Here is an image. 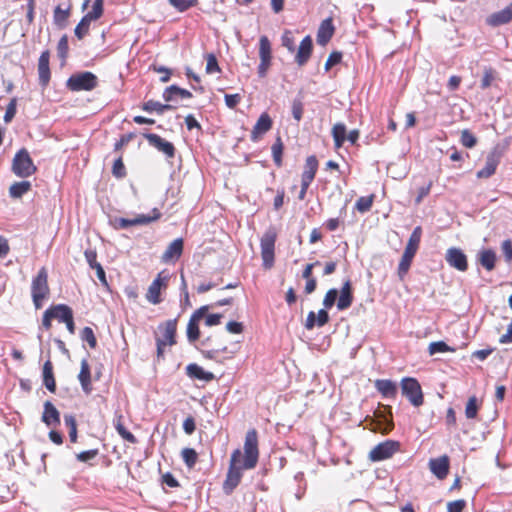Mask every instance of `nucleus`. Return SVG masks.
Segmentation results:
<instances>
[{
    "label": "nucleus",
    "instance_id": "38",
    "mask_svg": "<svg viewBox=\"0 0 512 512\" xmlns=\"http://www.w3.org/2000/svg\"><path fill=\"white\" fill-rule=\"evenodd\" d=\"M142 109L146 112L151 113V112L155 111L159 114H162L163 112H165L167 110L175 109V107L170 104H162L158 101L148 100L143 104Z\"/></svg>",
    "mask_w": 512,
    "mask_h": 512
},
{
    "label": "nucleus",
    "instance_id": "10",
    "mask_svg": "<svg viewBox=\"0 0 512 512\" xmlns=\"http://www.w3.org/2000/svg\"><path fill=\"white\" fill-rule=\"evenodd\" d=\"M502 156L503 150L500 147V145H496L495 147H493L486 156L484 167L477 172V178H490L496 172V169L501 161Z\"/></svg>",
    "mask_w": 512,
    "mask_h": 512
},
{
    "label": "nucleus",
    "instance_id": "16",
    "mask_svg": "<svg viewBox=\"0 0 512 512\" xmlns=\"http://www.w3.org/2000/svg\"><path fill=\"white\" fill-rule=\"evenodd\" d=\"M144 137L147 139L151 146L162 152L168 158L174 157L175 147L171 142L166 141L164 138L154 133L144 134Z\"/></svg>",
    "mask_w": 512,
    "mask_h": 512
},
{
    "label": "nucleus",
    "instance_id": "29",
    "mask_svg": "<svg viewBox=\"0 0 512 512\" xmlns=\"http://www.w3.org/2000/svg\"><path fill=\"white\" fill-rule=\"evenodd\" d=\"M186 374L191 379H196L204 382H209L214 379V375L211 372L205 371L201 366L196 363L189 364L186 367Z\"/></svg>",
    "mask_w": 512,
    "mask_h": 512
},
{
    "label": "nucleus",
    "instance_id": "45",
    "mask_svg": "<svg viewBox=\"0 0 512 512\" xmlns=\"http://www.w3.org/2000/svg\"><path fill=\"white\" fill-rule=\"evenodd\" d=\"M259 56L260 59L271 60V44L266 36H261L259 40Z\"/></svg>",
    "mask_w": 512,
    "mask_h": 512
},
{
    "label": "nucleus",
    "instance_id": "33",
    "mask_svg": "<svg viewBox=\"0 0 512 512\" xmlns=\"http://www.w3.org/2000/svg\"><path fill=\"white\" fill-rule=\"evenodd\" d=\"M43 384L52 393L56 391V381L53 373V364L47 360L43 365Z\"/></svg>",
    "mask_w": 512,
    "mask_h": 512
},
{
    "label": "nucleus",
    "instance_id": "57",
    "mask_svg": "<svg viewBox=\"0 0 512 512\" xmlns=\"http://www.w3.org/2000/svg\"><path fill=\"white\" fill-rule=\"evenodd\" d=\"M81 338L89 344L90 348L94 349L97 346V339L92 328L84 327L81 332Z\"/></svg>",
    "mask_w": 512,
    "mask_h": 512
},
{
    "label": "nucleus",
    "instance_id": "23",
    "mask_svg": "<svg viewBox=\"0 0 512 512\" xmlns=\"http://www.w3.org/2000/svg\"><path fill=\"white\" fill-rule=\"evenodd\" d=\"M312 50H313L312 38L309 35H307L306 37L303 38V40L301 41V43L299 45L298 51L295 56V62L299 66L305 65L311 56Z\"/></svg>",
    "mask_w": 512,
    "mask_h": 512
},
{
    "label": "nucleus",
    "instance_id": "11",
    "mask_svg": "<svg viewBox=\"0 0 512 512\" xmlns=\"http://www.w3.org/2000/svg\"><path fill=\"white\" fill-rule=\"evenodd\" d=\"M161 217V212L154 208L152 210V215H144L140 214L137 217L133 219H126V218H115L114 219V227L116 229H126L131 226H137V225H147L151 222L159 220Z\"/></svg>",
    "mask_w": 512,
    "mask_h": 512
},
{
    "label": "nucleus",
    "instance_id": "43",
    "mask_svg": "<svg viewBox=\"0 0 512 512\" xmlns=\"http://www.w3.org/2000/svg\"><path fill=\"white\" fill-rule=\"evenodd\" d=\"M283 143L280 137H277L275 143L272 146V156L274 163L276 166L280 167L282 165V154H283Z\"/></svg>",
    "mask_w": 512,
    "mask_h": 512
},
{
    "label": "nucleus",
    "instance_id": "35",
    "mask_svg": "<svg viewBox=\"0 0 512 512\" xmlns=\"http://www.w3.org/2000/svg\"><path fill=\"white\" fill-rule=\"evenodd\" d=\"M479 263L488 271L495 268L496 254L491 249H484L478 253Z\"/></svg>",
    "mask_w": 512,
    "mask_h": 512
},
{
    "label": "nucleus",
    "instance_id": "49",
    "mask_svg": "<svg viewBox=\"0 0 512 512\" xmlns=\"http://www.w3.org/2000/svg\"><path fill=\"white\" fill-rule=\"evenodd\" d=\"M478 408L477 398L475 396L470 397L465 408L466 417L468 419H474L477 416Z\"/></svg>",
    "mask_w": 512,
    "mask_h": 512
},
{
    "label": "nucleus",
    "instance_id": "25",
    "mask_svg": "<svg viewBox=\"0 0 512 512\" xmlns=\"http://www.w3.org/2000/svg\"><path fill=\"white\" fill-rule=\"evenodd\" d=\"M49 60L50 52L48 50L43 51L38 60L39 81L43 86L49 83L51 77Z\"/></svg>",
    "mask_w": 512,
    "mask_h": 512
},
{
    "label": "nucleus",
    "instance_id": "21",
    "mask_svg": "<svg viewBox=\"0 0 512 512\" xmlns=\"http://www.w3.org/2000/svg\"><path fill=\"white\" fill-rule=\"evenodd\" d=\"M375 389L385 399H394L398 393V386L396 382L390 379H377L374 382Z\"/></svg>",
    "mask_w": 512,
    "mask_h": 512
},
{
    "label": "nucleus",
    "instance_id": "50",
    "mask_svg": "<svg viewBox=\"0 0 512 512\" xmlns=\"http://www.w3.org/2000/svg\"><path fill=\"white\" fill-rule=\"evenodd\" d=\"M460 142L466 148H473L477 144V138L468 129H464L461 132Z\"/></svg>",
    "mask_w": 512,
    "mask_h": 512
},
{
    "label": "nucleus",
    "instance_id": "32",
    "mask_svg": "<svg viewBox=\"0 0 512 512\" xmlns=\"http://www.w3.org/2000/svg\"><path fill=\"white\" fill-rule=\"evenodd\" d=\"M78 379L81 383L82 389L86 393H90L92 390L91 386V372H90V366L87 360L81 361V368L80 373L78 375Z\"/></svg>",
    "mask_w": 512,
    "mask_h": 512
},
{
    "label": "nucleus",
    "instance_id": "2",
    "mask_svg": "<svg viewBox=\"0 0 512 512\" xmlns=\"http://www.w3.org/2000/svg\"><path fill=\"white\" fill-rule=\"evenodd\" d=\"M49 293L48 273L46 268L42 267L33 278L31 284V295L36 309H40L43 306V301L48 297Z\"/></svg>",
    "mask_w": 512,
    "mask_h": 512
},
{
    "label": "nucleus",
    "instance_id": "18",
    "mask_svg": "<svg viewBox=\"0 0 512 512\" xmlns=\"http://www.w3.org/2000/svg\"><path fill=\"white\" fill-rule=\"evenodd\" d=\"M183 247L184 243L182 238L173 240L162 254V262L175 263L181 257L183 253Z\"/></svg>",
    "mask_w": 512,
    "mask_h": 512
},
{
    "label": "nucleus",
    "instance_id": "56",
    "mask_svg": "<svg viewBox=\"0 0 512 512\" xmlns=\"http://www.w3.org/2000/svg\"><path fill=\"white\" fill-rule=\"evenodd\" d=\"M17 112V98H12L9 102V104L6 107V111L4 114V121L5 123H10L12 119L15 117Z\"/></svg>",
    "mask_w": 512,
    "mask_h": 512
},
{
    "label": "nucleus",
    "instance_id": "59",
    "mask_svg": "<svg viewBox=\"0 0 512 512\" xmlns=\"http://www.w3.org/2000/svg\"><path fill=\"white\" fill-rule=\"evenodd\" d=\"M90 23L84 17L75 28V35L78 39H82L89 31Z\"/></svg>",
    "mask_w": 512,
    "mask_h": 512
},
{
    "label": "nucleus",
    "instance_id": "3",
    "mask_svg": "<svg viewBox=\"0 0 512 512\" xmlns=\"http://www.w3.org/2000/svg\"><path fill=\"white\" fill-rule=\"evenodd\" d=\"M158 328L162 332V336L156 338L157 358L163 359L165 347L176 344L177 319L167 320L160 324Z\"/></svg>",
    "mask_w": 512,
    "mask_h": 512
},
{
    "label": "nucleus",
    "instance_id": "7",
    "mask_svg": "<svg viewBox=\"0 0 512 512\" xmlns=\"http://www.w3.org/2000/svg\"><path fill=\"white\" fill-rule=\"evenodd\" d=\"M277 239V231L275 227H269L261 237V256L263 266L271 268L274 263L275 242Z\"/></svg>",
    "mask_w": 512,
    "mask_h": 512
},
{
    "label": "nucleus",
    "instance_id": "55",
    "mask_svg": "<svg viewBox=\"0 0 512 512\" xmlns=\"http://www.w3.org/2000/svg\"><path fill=\"white\" fill-rule=\"evenodd\" d=\"M338 295H339V291L336 288L329 289L323 299L324 308H326V309L332 308L337 300Z\"/></svg>",
    "mask_w": 512,
    "mask_h": 512
},
{
    "label": "nucleus",
    "instance_id": "13",
    "mask_svg": "<svg viewBox=\"0 0 512 512\" xmlns=\"http://www.w3.org/2000/svg\"><path fill=\"white\" fill-rule=\"evenodd\" d=\"M209 310L208 305L201 306L191 315L187 324V338L190 342H195L200 338L199 322L203 320L206 312Z\"/></svg>",
    "mask_w": 512,
    "mask_h": 512
},
{
    "label": "nucleus",
    "instance_id": "31",
    "mask_svg": "<svg viewBox=\"0 0 512 512\" xmlns=\"http://www.w3.org/2000/svg\"><path fill=\"white\" fill-rule=\"evenodd\" d=\"M421 236H422V228L420 226L415 227L408 239L404 253L414 257L419 248Z\"/></svg>",
    "mask_w": 512,
    "mask_h": 512
},
{
    "label": "nucleus",
    "instance_id": "46",
    "mask_svg": "<svg viewBox=\"0 0 512 512\" xmlns=\"http://www.w3.org/2000/svg\"><path fill=\"white\" fill-rule=\"evenodd\" d=\"M374 195L359 197L355 203V208L360 213L369 211L373 204Z\"/></svg>",
    "mask_w": 512,
    "mask_h": 512
},
{
    "label": "nucleus",
    "instance_id": "14",
    "mask_svg": "<svg viewBox=\"0 0 512 512\" xmlns=\"http://www.w3.org/2000/svg\"><path fill=\"white\" fill-rule=\"evenodd\" d=\"M371 430L380 432L381 434H388L394 427L392 420L391 407L388 406V414L386 412H376L375 419L371 421Z\"/></svg>",
    "mask_w": 512,
    "mask_h": 512
},
{
    "label": "nucleus",
    "instance_id": "60",
    "mask_svg": "<svg viewBox=\"0 0 512 512\" xmlns=\"http://www.w3.org/2000/svg\"><path fill=\"white\" fill-rule=\"evenodd\" d=\"M135 137L134 133H127L120 137V139L114 144V151H120L125 147L133 138Z\"/></svg>",
    "mask_w": 512,
    "mask_h": 512
},
{
    "label": "nucleus",
    "instance_id": "39",
    "mask_svg": "<svg viewBox=\"0 0 512 512\" xmlns=\"http://www.w3.org/2000/svg\"><path fill=\"white\" fill-rule=\"evenodd\" d=\"M317 169H318V160H317L316 156L311 155V156L307 157V159H306L305 168L302 173V176H305V177H308V178H311L314 180Z\"/></svg>",
    "mask_w": 512,
    "mask_h": 512
},
{
    "label": "nucleus",
    "instance_id": "30",
    "mask_svg": "<svg viewBox=\"0 0 512 512\" xmlns=\"http://www.w3.org/2000/svg\"><path fill=\"white\" fill-rule=\"evenodd\" d=\"M191 97L192 93L190 91L180 88L176 85L167 87L163 92V98L166 102H172L177 98L187 99Z\"/></svg>",
    "mask_w": 512,
    "mask_h": 512
},
{
    "label": "nucleus",
    "instance_id": "42",
    "mask_svg": "<svg viewBox=\"0 0 512 512\" xmlns=\"http://www.w3.org/2000/svg\"><path fill=\"white\" fill-rule=\"evenodd\" d=\"M496 71L492 67H485L483 77L481 79L480 87L485 90L489 88L492 82L496 79Z\"/></svg>",
    "mask_w": 512,
    "mask_h": 512
},
{
    "label": "nucleus",
    "instance_id": "8",
    "mask_svg": "<svg viewBox=\"0 0 512 512\" xmlns=\"http://www.w3.org/2000/svg\"><path fill=\"white\" fill-rule=\"evenodd\" d=\"M97 86V77L92 72H82L72 75L67 80L71 91H91Z\"/></svg>",
    "mask_w": 512,
    "mask_h": 512
},
{
    "label": "nucleus",
    "instance_id": "4",
    "mask_svg": "<svg viewBox=\"0 0 512 512\" xmlns=\"http://www.w3.org/2000/svg\"><path fill=\"white\" fill-rule=\"evenodd\" d=\"M72 315L73 310L66 304L51 305L43 313L41 328L45 331H50L52 328V320L65 323Z\"/></svg>",
    "mask_w": 512,
    "mask_h": 512
},
{
    "label": "nucleus",
    "instance_id": "51",
    "mask_svg": "<svg viewBox=\"0 0 512 512\" xmlns=\"http://www.w3.org/2000/svg\"><path fill=\"white\" fill-rule=\"evenodd\" d=\"M69 52V45H68V37L67 35H63L57 45V54L58 57L65 61Z\"/></svg>",
    "mask_w": 512,
    "mask_h": 512
},
{
    "label": "nucleus",
    "instance_id": "5",
    "mask_svg": "<svg viewBox=\"0 0 512 512\" xmlns=\"http://www.w3.org/2000/svg\"><path fill=\"white\" fill-rule=\"evenodd\" d=\"M12 171L16 176L21 178L29 177L37 171L32 158L25 148L20 149L15 154L12 161Z\"/></svg>",
    "mask_w": 512,
    "mask_h": 512
},
{
    "label": "nucleus",
    "instance_id": "54",
    "mask_svg": "<svg viewBox=\"0 0 512 512\" xmlns=\"http://www.w3.org/2000/svg\"><path fill=\"white\" fill-rule=\"evenodd\" d=\"M205 59H206V72L208 74H212V73L221 71L218 61L214 54H212V53L207 54L205 56Z\"/></svg>",
    "mask_w": 512,
    "mask_h": 512
},
{
    "label": "nucleus",
    "instance_id": "62",
    "mask_svg": "<svg viewBox=\"0 0 512 512\" xmlns=\"http://www.w3.org/2000/svg\"><path fill=\"white\" fill-rule=\"evenodd\" d=\"M282 45L290 52L295 50L294 39L290 31H285L281 37Z\"/></svg>",
    "mask_w": 512,
    "mask_h": 512
},
{
    "label": "nucleus",
    "instance_id": "22",
    "mask_svg": "<svg viewBox=\"0 0 512 512\" xmlns=\"http://www.w3.org/2000/svg\"><path fill=\"white\" fill-rule=\"evenodd\" d=\"M43 413L41 420L48 427H57L60 425V413L57 408L50 402L46 401L43 405Z\"/></svg>",
    "mask_w": 512,
    "mask_h": 512
},
{
    "label": "nucleus",
    "instance_id": "63",
    "mask_svg": "<svg viewBox=\"0 0 512 512\" xmlns=\"http://www.w3.org/2000/svg\"><path fill=\"white\" fill-rule=\"evenodd\" d=\"M466 506V501L463 499L451 501L447 504V512H462Z\"/></svg>",
    "mask_w": 512,
    "mask_h": 512
},
{
    "label": "nucleus",
    "instance_id": "40",
    "mask_svg": "<svg viewBox=\"0 0 512 512\" xmlns=\"http://www.w3.org/2000/svg\"><path fill=\"white\" fill-rule=\"evenodd\" d=\"M65 425L69 429V438L72 443L77 442V421L74 415L66 414L64 416Z\"/></svg>",
    "mask_w": 512,
    "mask_h": 512
},
{
    "label": "nucleus",
    "instance_id": "15",
    "mask_svg": "<svg viewBox=\"0 0 512 512\" xmlns=\"http://www.w3.org/2000/svg\"><path fill=\"white\" fill-rule=\"evenodd\" d=\"M445 260L449 266L455 268L458 271L464 272L468 268L467 256L460 248L451 247L447 249Z\"/></svg>",
    "mask_w": 512,
    "mask_h": 512
},
{
    "label": "nucleus",
    "instance_id": "20",
    "mask_svg": "<svg viewBox=\"0 0 512 512\" xmlns=\"http://www.w3.org/2000/svg\"><path fill=\"white\" fill-rule=\"evenodd\" d=\"M335 32L332 18L324 19L317 31L316 41L319 45L325 46L331 40Z\"/></svg>",
    "mask_w": 512,
    "mask_h": 512
},
{
    "label": "nucleus",
    "instance_id": "34",
    "mask_svg": "<svg viewBox=\"0 0 512 512\" xmlns=\"http://www.w3.org/2000/svg\"><path fill=\"white\" fill-rule=\"evenodd\" d=\"M123 419H124V417L122 414H116L115 420H114V426H115L116 431L122 437V439H124L125 441H127L131 444H136L138 442L137 438L130 431H128L125 428Z\"/></svg>",
    "mask_w": 512,
    "mask_h": 512
},
{
    "label": "nucleus",
    "instance_id": "17",
    "mask_svg": "<svg viewBox=\"0 0 512 512\" xmlns=\"http://www.w3.org/2000/svg\"><path fill=\"white\" fill-rule=\"evenodd\" d=\"M512 20V2L504 9L490 14L485 22L488 26L498 27L508 24Z\"/></svg>",
    "mask_w": 512,
    "mask_h": 512
},
{
    "label": "nucleus",
    "instance_id": "1",
    "mask_svg": "<svg viewBox=\"0 0 512 512\" xmlns=\"http://www.w3.org/2000/svg\"><path fill=\"white\" fill-rule=\"evenodd\" d=\"M244 452L235 449L230 458L226 473V494L231 493L241 482L243 472L256 467L259 459L258 434L255 429L246 433Z\"/></svg>",
    "mask_w": 512,
    "mask_h": 512
},
{
    "label": "nucleus",
    "instance_id": "52",
    "mask_svg": "<svg viewBox=\"0 0 512 512\" xmlns=\"http://www.w3.org/2000/svg\"><path fill=\"white\" fill-rule=\"evenodd\" d=\"M291 110L293 118L299 122L302 119L304 111V105L301 98H295L293 100Z\"/></svg>",
    "mask_w": 512,
    "mask_h": 512
},
{
    "label": "nucleus",
    "instance_id": "6",
    "mask_svg": "<svg viewBox=\"0 0 512 512\" xmlns=\"http://www.w3.org/2000/svg\"><path fill=\"white\" fill-rule=\"evenodd\" d=\"M402 395L408 399V401L414 407H420L423 405L424 396L421 385L416 378L404 377L400 383Z\"/></svg>",
    "mask_w": 512,
    "mask_h": 512
},
{
    "label": "nucleus",
    "instance_id": "64",
    "mask_svg": "<svg viewBox=\"0 0 512 512\" xmlns=\"http://www.w3.org/2000/svg\"><path fill=\"white\" fill-rule=\"evenodd\" d=\"M502 252L504 254L505 260L510 262L512 260V241L507 239L502 242L501 245Z\"/></svg>",
    "mask_w": 512,
    "mask_h": 512
},
{
    "label": "nucleus",
    "instance_id": "37",
    "mask_svg": "<svg viewBox=\"0 0 512 512\" xmlns=\"http://www.w3.org/2000/svg\"><path fill=\"white\" fill-rule=\"evenodd\" d=\"M346 126L343 123H336L332 128V136L335 142V147H342L343 143L346 140Z\"/></svg>",
    "mask_w": 512,
    "mask_h": 512
},
{
    "label": "nucleus",
    "instance_id": "27",
    "mask_svg": "<svg viewBox=\"0 0 512 512\" xmlns=\"http://www.w3.org/2000/svg\"><path fill=\"white\" fill-rule=\"evenodd\" d=\"M70 13H71V5L69 3L68 4H60V5L56 6V8L54 9V15H53L54 24L60 29L65 28L68 24V19L70 17Z\"/></svg>",
    "mask_w": 512,
    "mask_h": 512
},
{
    "label": "nucleus",
    "instance_id": "47",
    "mask_svg": "<svg viewBox=\"0 0 512 512\" xmlns=\"http://www.w3.org/2000/svg\"><path fill=\"white\" fill-rule=\"evenodd\" d=\"M112 174L118 179H122L127 175L125 165L123 163V157L120 155L113 163Z\"/></svg>",
    "mask_w": 512,
    "mask_h": 512
},
{
    "label": "nucleus",
    "instance_id": "48",
    "mask_svg": "<svg viewBox=\"0 0 512 512\" xmlns=\"http://www.w3.org/2000/svg\"><path fill=\"white\" fill-rule=\"evenodd\" d=\"M103 2H94L91 11H89L84 18L87 19L89 23L99 19L103 14Z\"/></svg>",
    "mask_w": 512,
    "mask_h": 512
},
{
    "label": "nucleus",
    "instance_id": "28",
    "mask_svg": "<svg viewBox=\"0 0 512 512\" xmlns=\"http://www.w3.org/2000/svg\"><path fill=\"white\" fill-rule=\"evenodd\" d=\"M272 127V120L267 113H263L258 118L253 130L251 138L253 141H256L259 136L265 134Z\"/></svg>",
    "mask_w": 512,
    "mask_h": 512
},
{
    "label": "nucleus",
    "instance_id": "24",
    "mask_svg": "<svg viewBox=\"0 0 512 512\" xmlns=\"http://www.w3.org/2000/svg\"><path fill=\"white\" fill-rule=\"evenodd\" d=\"M226 332L234 334L236 336L229 350L228 347L226 346V353H235L239 349V345L243 339V324L237 321H229L226 323Z\"/></svg>",
    "mask_w": 512,
    "mask_h": 512
},
{
    "label": "nucleus",
    "instance_id": "26",
    "mask_svg": "<svg viewBox=\"0 0 512 512\" xmlns=\"http://www.w3.org/2000/svg\"><path fill=\"white\" fill-rule=\"evenodd\" d=\"M353 302L352 286L350 280H346L340 290L337 308L340 311L348 309Z\"/></svg>",
    "mask_w": 512,
    "mask_h": 512
},
{
    "label": "nucleus",
    "instance_id": "53",
    "mask_svg": "<svg viewBox=\"0 0 512 512\" xmlns=\"http://www.w3.org/2000/svg\"><path fill=\"white\" fill-rule=\"evenodd\" d=\"M428 351L430 355H434L436 353L454 351V349L450 348L444 341H437L430 343Z\"/></svg>",
    "mask_w": 512,
    "mask_h": 512
},
{
    "label": "nucleus",
    "instance_id": "19",
    "mask_svg": "<svg viewBox=\"0 0 512 512\" xmlns=\"http://www.w3.org/2000/svg\"><path fill=\"white\" fill-rule=\"evenodd\" d=\"M449 457L447 455L438 458H431L429 461V468L431 472L440 480L446 478L449 472Z\"/></svg>",
    "mask_w": 512,
    "mask_h": 512
},
{
    "label": "nucleus",
    "instance_id": "41",
    "mask_svg": "<svg viewBox=\"0 0 512 512\" xmlns=\"http://www.w3.org/2000/svg\"><path fill=\"white\" fill-rule=\"evenodd\" d=\"M413 258L414 257H412L406 253H403L400 263L398 265V276H399L400 280H403L404 277L406 276V274L408 273L411 263L413 261Z\"/></svg>",
    "mask_w": 512,
    "mask_h": 512
},
{
    "label": "nucleus",
    "instance_id": "36",
    "mask_svg": "<svg viewBox=\"0 0 512 512\" xmlns=\"http://www.w3.org/2000/svg\"><path fill=\"white\" fill-rule=\"evenodd\" d=\"M31 190L29 181H20L13 183L9 188V194L12 198H20Z\"/></svg>",
    "mask_w": 512,
    "mask_h": 512
},
{
    "label": "nucleus",
    "instance_id": "61",
    "mask_svg": "<svg viewBox=\"0 0 512 512\" xmlns=\"http://www.w3.org/2000/svg\"><path fill=\"white\" fill-rule=\"evenodd\" d=\"M98 455V449H91L87 451L80 452L76 455V458L80 462H88L94 459Z\"/></svg>",
    "mask_w": 512,
    "mask_h": 512
},
{
    "label": "nucleus",
    "instance_id": "9",
    "mask_svg": "<svg viewBox=\"0 0 512 512\" xmlns=\"http://www.w3.org/2000/svg\"><path fill=\"white\" fill-rule=\"evenodd\" d=\"M400 450V443L395 440H386L377 444L370 452L368 458L372 462H379L391 458Z\"/></svg>",
    "mask_w": 512,
    "mask_h": 512
},
{
    "label": "nucleus",
    "instance_id": "12",
    "mask_svg": "<svg viewBox=\"0 0 512 512\" xmlns=\"http://www.w3.org/2000/svg\"><path fill=\"white\" fill-rule=\"evenodd\" d=\"M169 274L166 271L158 273L157 277L150 284L146 293V299L152 304H159L161 299V290L168 286Z\"/></svg>",
    "mask_w": 512,
    "mask_h": 512
},
{
    "label": "nucleus",
    "instance_id": "44",
    "mask_svg": "<svg viewBox=\"0 0 512 512\" xmlns=\"http://www.w3.org/2000/svg\"><path fill=\"white\" fill-rule=\"evenodd\" d=\"M183 461L185 462L188 468H192L195 466L198 460L197 452L192 448H184L181 452Z\"/></svg>",
    "mask_w": 512,
    "mask_h": 512
},
{
    "label": "nucleus",
    "instance_id": "58",
    "mask_svg": "<svg viewBox=\"0 0 512 512\" xmlns=\"http://www.w3.org/2000/svg\"><path fill=\"white\" fill-rule=\"evenodd\" d=\"M342 56H343L342 53L339 51H333L332 53H330V55L328 56V59L325 63V70L328 71L333 66L339 64L342 60Z\"/></svg>",
    "mask_w": 512,
    "mask_h": 512
}]
</instances>
